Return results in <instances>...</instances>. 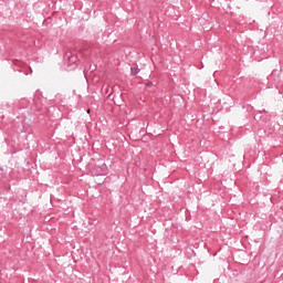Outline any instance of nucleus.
<instances>
[{
  "instance_id": "obj_3",
  "label": "nucleus",
  "mask_w": 283,
  "mask_h": 283,
  "mask_svg": "<svg viewBox=\"0 0 283 283\" xmlns=\"http://www.w3.org/2000/svg\"><path fill=\"white\" fill-rule=\"evenodd\" d=\"M145 85H146V87H151V85H154V82L148 81V82L145 83Z\"/></svg>"
},
{
  "instance_id": "obj_1",
  "label": "nucleus",
  "mask_w": 283,
  "mask_h": 283,
  "mask_svg": "<svg viewBox=\"0 0 283 283\" xmlns=\"http://www.w3.org/2000/svg\"><path fill=\"white\" fill-rule=\"evenodd\" d=\"M64 59L69 62V65H76L78 57L72 53H65Z\"/></svg>"
},
{
  "instance_id": "obj_2",
  "label": "nucleus",
  "mask_w": 283,
  "mask_h": 283,
  "mask_svg": "<svg viewBox=\"0 0 283 283\" xmlns=\"http://www.w3.org/2000/svg\"><path fill=\"white\" fill-rule=\"evenodd\" d=\"M130 74H132V76H136V74H138V69L130 67Z\"/></svg>"
}]
</instances>
